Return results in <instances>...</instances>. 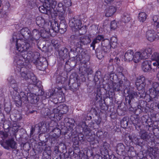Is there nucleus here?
<instances>
[{"instance_id":"f03ea898","label":"nucleus","mask_w":159,"mask_h":159,"mask_svg":"<svg viewBox=\"0 0 159 159\" xmlns=\"http://www.w3.org/2000/svg\"><path fill=\"white\" fill-rule=\"evenodd\" d=\"M145 78L143 75L139 76L136 80L135 84L139 91H142V92H136L133 90H129L127 92L128 94L125 98L126 103L131 105L134 102V98L139 96L140 98L145 97V93L144 88L145 86Z\"/></svg>"},{"instance_id":"4be33fe9","label":"nucleus","mask_w":159,"mask_h":159,"mask_svg":"<svg viewBox=\"0 0 159 159\" xmlns=\"http://www.w3.org/2000/svg\"><path fill=\"white\" fill-rule=\"evenodd\" d=\"M134 52L131 50H128L125 53L124 57L125 60L130 61L133 59Z\"/></svg>"},{"instance_id":"6ab92c4d","label":"nucleus","mask_w":159,"mask_h":159,"mask_svg":"<svg viewBox=\"0 0 159 159\" xmlns=\"http://www.w3.org/2000/svg\"><path fill=\"white\" fill-rule=\"evenodd\" d=\"M141 138L142 139L147 141L148 140H151V136L152 134L148 133L145 130L141 131L140 133Z\"/></svg>"},{"instance_id":"4c0bfd02","label":"nucleus","mask_w":159,"mask_h":159,"mask_svg":"<svg viewBox=\"0 0 159 159\" xmlns=\"http://www.w3.org/2000/svg\"><path fill=\"white\" fill-rule=\"evenodd\" d=\"M130 20V17L129 15L127 13H124L122 17V20L125 23L129 22Z\"/></svg>"},{"instance_id":"69168bd1","label":"nucleus","mask_w":159,"mask_h":159,"mask_svg":"<svg viewBox=\"0 0 159 159\" xmlns=\"http://www.w3.org/2000/svg\"><path fill=\"white\" fill-rule=\"evenodd\" d=\"M35 131V127L32 126L30 130V136L33 135L34 133V132Z\"/></svg>"},{"instance_id":"393cba45","label":"nucleus","mask_w":159,"mask_h":159,"mask_svg":"<svg viewBox=\"0 0 159 159\" xmlns=\"http://www.w3.org/2000/svg\"><path fill=\"white\" fill-rule=\"evenodd\" d=\"M66 21L61 22L59 25V31L61 33H64L66 30Z\"/></svg>"},{"instance_id":"8fccbe9b","label":"nucleus","mask_w":159,"mask_h":159,"mask_svg":"<svg viewBox=\"0 0 159 159\" xmlns=\"http://www.w3.org/2000/svg\"><path fill=\"white\" fill-rule=\"evenodd\" d=\"M62 2L66 9L67 7L70 6L71 5V0H64Z\"/></svg>"},{"instance_id":"9b49d317","label":"nucleus","mask_w":159,"mask_h":159,"mask_svg":"<svg viewBox=\"0 0 159 159\" xmlns=\"http://www.w3.org/2000/svg\"><path fill=\"white\" fill-rule=\"evenodd\" d=\"M51 28L49 30L51 36H53L59 31V25L57 21L53 20L51 22Z\"/></svg>"},{"instance_id":"c9c22d12","label":"nucleus","mask_w":159,"mask_h":159,"mask_svg":"<svg viewBox=\"0 0 159 159\" xmlns=\"http://www.w3.org/2000/svg\"><path fill=\"white\" fill-rule=\"evenodd\" d=\"M66 80V78L62 76L58 75L56 80V83L58 84H64Z\"/></svg>"},{"instance_id":"f3484780","label":"nucleus","mask_w":159,"mask_h":159,"mask_svg":"<svg viewBox=\"0 0 159 159\" xmlns=\"http://www.w3.org/2000/svg\"><path fill=\"white\" fill-rule=\"evenodd\" d=\"M151 63L152 62L147 61L143 62L141 66L142 70L144 72H149L152 68L151 66Z\"/></svg>"},{"instance_id":"2f4dec72","label":"nucleus","mask_w":159,"mask_h":159,"mask_svg":"<svg viewBox=\"0 0 159 159\" xmlns=\"http://www.w3.org/2000/svg\"><path fill=\"white\" fill-rule=\"evenodd\" d=\"M43 30H41L40 32V36L43 38H47L49 37V35L51 34L49 31H46L44 30V28H43Z\"/></svg>"},{"instance_id":"423d86ee","label":"nucleus","mask_w":159,"mask_h":159,"mask_svg":"<svg viewBox=\"0 0 159 159\" xmlns=\"http://www.w3.org/2000/svg\"><path fill=\"white\" fill-rule=\"evenodd\" d=\"M1 145L5 149L9 150L10 148L16 149L17 147L16 146V143L13 138H11L6 140L5 141H0Z\"/></svg>"},{"instance_id":"b1692460","label":"nucleus","mask_w":159,"mask_h":159,"mask_svg":"<svg viewBox=\"0 0 159 159\" xmlns=\"http://www.w3.org/2000/svg\"><path fill=\"white\" fill-rule=\"evenodd\" d=\"M116 11V8L114 6H110L106 10L105 15L107 17H110L113 15Z\"/></svg>"},{"instance_id":"de8ad7c7","label":"nucleus","mask_w":159,"mask_h":159,"mask_svg":"<svg viewBox=\"0 0 159 159\" xmlns=\"http://www.w3.org/2000/svg\"><path fill=\"white\" fill-rule=\"evenodd\" d=\"M83 130L84 132V134L86 135H89L90 133L91 130L90 128L87 125H85V126L83 127Z\"/></svg>"},{"instance_id":"774afa93","label":"nucleus","mask_w":159,"mask_h":159,"mask_svg":"<svg viewBox=\"0 0 159 159\" xmlns=\"http://www.w3.org/2000/svg\"><path fill=\"white\" fill-rule=\"evenodd\" d=\"M153 65L154 66H157V68H159V61H156V62H153Z\"/></svg>"},{"instance_id":"cd10ccee","label":"nucleus","mask_w":159,"mask_h":159,"mask_svg":"<svg viewBox=\"0 0 159 159\" xmlns=\"http://www.w3.org/2000/svg\"><path fill=\"white\" fill-rule=\"evenodd\" d=\"M125 149V146L122 143H120L118 144L116 148V151L118 154H122L124 151Z\"/></svg>"},{"instance_id":"5701e85b","label":"nucleus","mask_w":159,"mask_h":159,"mask_svg":"<svg viewBox=\"0 0 159 159\" xmlns=\"http://www.w3.org/2000/svg\"><path fill=\"white\" fill-rule=\"evenodd\" d=\"M147 152L152 159H155L157 155V152L155 150H154L152 148L150 147L148 149Z\"/></svg>"},{"instance_id":"f257e3e1","label":"nucleus","mask_w":159,"mask_h":159,"mask_svg":"<svg viewBox=\"0 0 159 159\" xmlns=\"http://www.w3.org/2000/svg\"><path fill=\"white\" fill-rule=\"evenodd\" d=\"M20 75L21 77L26 81H28L30 84L28 85V88L30 90L32 87L34 89L39 90V93H37L36 92L35 93H27V102H30L31 104H36L38 102L39 100V97L38 96L43 95L44 93L36 85L37 82V79L36 77L34 75L32 71V70L30 68H28L26 67H22L20 69Z\"/></svg>"},{"instance_id":"0e129e2a","label":"nucleus","mask_w":159,"mask_h":159,"mask_svg":"<svg viewBox=\"0 0 159 159\" xmlns=\"http://www.w3.org/2000/svg\"><path fill=\"white\" fill-rule=\"evenodd\" d=\"M101 121V119L100 118L98 117L97 119H96L95 120V123H94L97 124V125H100Z\"/></svg>"},{"instance_id":"c03bdc74","label":"nucleus","mask_w":159,"mask_h":159,"mask_svg":"<svg viewBox=\"0 0 159 159\" xmlns=\"http://www.w3.org/2000/svg\"><path fill=\"white\" fill-rule=\"evenodd\" d=\"M47 116H48V117L52 120H54L55 119H56L57 120L58 119H60V118H58V116H56L55 114L53 112L50 114H48Z\"/></svg>"},{"instance_id":"4d7b16f0","label":"nucleus","mask_w":159,"mask_h":159,"mask_svg":"<svg viewBox=\"0 0 159 159\" xmlns=\"http://www.w3.org/2000/svg\"><path fill=\"white\" fill-rule=\"evenodd\" d=\"M99 43L98 40H96V38H95L93 41L92 42V43L91 44V46L93 47V50L95 49V45L96 43Z\"/></svg>"},{"instance_id":"ddd939ff","label":"nucleus","mask_w":159,"mask_h":159,"mask_svg":"<svg viewBox=\"0 0 159 159\" xmlns=\"http://www.w3.org/2000/svg\"><path fill=\"white\" fill-rule=\"evenodd\" d=\"M57 1L56 0H47L45 4L46 7L50 8L51 9H53V14L54 15L57 13L55 10V8L57 6Z\"/></svg>"},{"instance_id":"6e6552de","label":"nucleus","mask_w":159,"mask_h":159,"mask_svg":"<svg viewBox=\"0 0 159 159\" xmlns=\"http://www.w3.org/2000/svg\"><path fill=\"white\" fill-rule=\"evenodd\" d=\"M69 25L71 28L77 30L80 29L82 27V23L80 20L74 17L70 19Z\"/></svg>"},{"instance_id":"7c9ffc66","label":"nucleus","mask_w":159,"mask_h":159,"mask_svg":"<svg viewBox=\"0 0 159 159\" xmlns=\"http://www.w3.org/2000/svg\"><path fill=\"white\" fill-rule=\"evenodd\" d=\"M12 98L14 99L15 103L16 104V106L17 107H19L22 104V101L21 99H20L19 97V95L18 96H16L15 97H12Z\"/></svg>"},{"instance_id":"72a5a7b5","label":"nucleus","mask_w":159,"mask_h":159,"mask_svg":"<svg viewBox=\"0 0 159 159\" xmlns=\"http://www.w3.org/2000/svg\"><path fill=\"white\" fill-rule=\"evenodd\" d=\"M59 109L61 113L65 114L68 111V109L67 107L65 104L60 105L59 106Z\"/></svg>"},{"instance_id":"1a4fd4ad","label":"nucleus","mask_w":159,"mask_h":159,"mask_svg":"<svg viewBox=\"0 0 159 159\" xmlns=\"http://www.w3.org/2000/svg\"><path fill=\"white\" fill-rule=\"evenodd\" d=\"M78 42L76 44L78 48H80L84 45L89 43L91 42L90 38L87 36H82L79 38Z\"/></svg>"},{"instance_id":"a878e982","label":"nucleus","mask_w":159,"mask_h":159,"mask_svg":"<svg viewBox=\"0 0 159 159\" xmlns=\"http://www.w3.org/2000/svg\"><path fill=\"white\" fill-rule=\"evenodd\" d=\"M11 86L13 88V90L11 91V93L12 97H15L18 96L19 93L18 92V87L17 84H14L11 85Z\"/></svg>"},{"instance_id":"bf43d9fd","label":"nucleus","mask_w":159,"mask_h":159,"mask_svg":"<svg viewBox=\"0 0 159 159\" xmlns=\"http://www.w3.org/2000/svg\"><path fill=\"white\" fill-rule=\"evenodd\" d=\"M43 43H44V42L42 41H39L38 42L37 45L39 49L43 48H44V44Z\"/></svg>"},{"instance_id":"79ce46f5","label":"nucleus","mask_w":159,"mask_h":159,"mask_svg":"<svg viewBox=\"0 0 159 159\" xmlns=\"http://www.w3.org/2000/svg\"><path fill=\"white\" fill-rule=\"evenodd\" d=\"M65 11L59 12V18L61 20V22L65 21V17L66 16Z\"/></svg>"},{"instance_id":"4468645a","label":"nucleus","mask_w":159,"mask_h":159,"mask_svg":"<svg viewBox=\"0 0 159 159\" xmlns=\"http://www.w3.org/2000/svg\"><path fill=\"white\" fill-rule=\"evenodd\" d=\"M153 49L150 47H147L141 50V52L144 59H148L153 52Z\"/></svg>"},{"instance_id":"6e6d98bb","label":"nucleus","mask_w":159,"mask_h":159,"mask_svg":"<svg viewBox=\"0 0 159 159\" xmlns=\"http://www.w3.org/2000/svg\"><path fill=\"white\" fill-rule=\"evenodd\" d=\"M51 43L52 46L55 48H56L59 45L58 42L57 40H52L51 41Z\"/></svg>"},{"instance_id":"603ef678","label":"nucleus","mask_w":159,"mask_h":159,"mask_svg":"<svg viewBox=\"0 0 159 159\" xmlns=\"http://www.w3.org/2000/svg\"><path fill=\"white\" fill-rule=\"evenodd\" d=\"M116 23L115 20L112 21L110 24V27L111 29L115 30L117 27Z\"/></svg>"},{"instance_id":"37998d69","label":"nucleus","mask_w":159,"mask_h":159,"mask_svg":"<svg viewBox=\"0 0 159 159\" xmlns=\"http://www.w3.org/2000/svg\"><path fill=\"white\" fill-rule=\"evenodd\" d=\"M152 20L154 22V25L157 28L159 27V20L157 16H154L152 18Z\"/></svg>"},{"instance_id":"aec40b11","label":"nucleus","mask_w":159,"mask_h":159,"mask_svg":"<svg viewBox=\"0 0 159 159\" xmlns=\"http://www.w3.org/2000/svg\"><path fill=\"white\" fill-rule=\"evenodd\" d=\"M133 61L135 63H137L140 60L142 59H144L141 52H136L134 55H133Z\"/></svg>"},{"instance_id":"5fc2aeb1","label":"nucleus","mask_w":159,"mask_h":159,"mask_svg":"<svg viewBox=\"0 0 159 159\" xmlns=\"http://www.w3.org/2000/svg\"><path fill=\"white\" fill-rule=\"evenodd\" d=\"M139 139L136 137H133V139H132V141L136 145H140L141 143L139 141Z\"/></svg>"},{"instance_id":"2eb2a0df","label":"nucleus","mask_w":159,"mask_h":159,"mask_svg":"<svg viewBox=\"0 0 159 159\" xmlns=\"http://www.w3.org/2000/svg\"><path fill=\"white\" fill-rule=\"evenodd\" d=\"M43 60L45 62H46L45 59L41 57L39 58L38 56L37 58L34 60L32 62L37 67L38 69L40 70H42V68L43 67V65L44 62L43 61Z\"/></svg>"},{"instance_id":"a211bd4d","label":"nucleus","mask_w":159,"mask_h":159,"mask_svg":"<svg viewBox=\"0 0 159 159\" xmlns=\"http://www.w3.org/2000/svg\"><path fill=\"white\" fill-rule=\"evenodd\" d=\"M39 10L41 13L45 14H52L53 13V10L51 9L50 8L46 7L44 3L43 6H41L39 7Z\"/></svg>"},{"instance_id":"338daca9","label":"nucleus","mask_w":159,"mask_h":159,"mask_svg":"<svg viewBox=\"0 0 159 159\" xmlns=\"http://www.w3.org/2000/svg\"><path fill=\"white\" fill-rule=\"evenodd\" d=\"M125 80H120L119 81V84H120V86H122V85L124 86H125Z\"/></svg>"},{"instance_id":"a18cd8bd","label":"nucleus","mask_w":159,"mask_h":159,"mask_svg":"<svg viewBox=\"0 0 159 159\" xmlns=\"http://www.w3.org/2000/svg\"><path fill=\"white\" fill-rule=\"evenodd\" d=\"M81 56H79V60L81 61V63L82 65L83 64V66L82 67H85L87 66L86 63L89 61V58H88L87 60H84V58H83L82 60L80 59Z\"/></svg>"},{"instance_id":"58836bf2","label":"nucleus","mask_w":159,"mask_h":159,"mask_svg":"<svg viewBox=\"0 0 159 159\" xmlns=\"http://www.w3.org/2000/svg\"><path fill=\"white\" fill-rule=\"evenodd\" d=\"M111 47L114 48H115L117 45V38L115 37H112L111 39Z\"/></svg>"},{"instance_id":"412c9836","label":"nucleus","mask_w":159,"mask_h":159,"mask_svg":"<svg viewBox=\"0 0 159 159\" xmlns=\"http://www.w3.org/2000/svg\"><path fill=\"white\" fill-rule=\"evenodd\" d=\"M30 30L27 28H22L20 30V33L24 38L29 40L30 34Z\"/></svg>"},{"instance_id":"09e8293b","label":"nucleus","mask_w":159,"mask_h":159,"mask_svg":"<svg viewBox=\"0 0 159 159\" xmlns=\"http://www.w3.org/2000/svg\"><path fill=\"white\" fill-rule=\"evenodd\" d=\"M10 124V121H7L4 122L3 124V128L5 130L7 131L10 127L9 124Z\"/></svg>"},{"instance_id":"680f3d73","label":"nucleus","mask_w":159,"mask_h":159,"mask_svg":"<svg viewBox=\"0 0 159 159\" xmlns=\"http://www.w3.org/2000/svg\"><path fill=\"white\" fill-rule=\"evenodd\" d=\"M96 39L97 40H98L99 42L100 41H102L104 40V37L102 35H98L96 37Z\"/></svg>"},{"instance_id":"f8f14e48","label":"nucleus","mask_w":159,"mask_h":159,"mask_svg":"<svg viewBox=\"0 0 159 159\" xmlns=\"http://www.w3.org/2000/svg\"><path fill=\"white\" fill-rule=\"evenodd\" d=\"M40 37V33L38 29H34L32 30V33H30L29 40H30L31 41L34 42V41H36L38 40Z\"/></svg>"},{"instance_id":"bb28decb","label":"nucleus","mask_w":159,"mask_h":159,"mask_svg":"<svg viewBox=\"0 0 159 159\" xmlns=\"http://www.w3.org/2000/svg\"><path fill=\"white\" fill-rule=\"evenodd\" d=\"M68 49L66 48H62L59 51L58 53L60 56L62 58H64L67 56Z\"/></svg>"},{"instance_id":"7ed1b4c3","label":"nucleus","mask_w":159,"mask_h":159,"mask_svg":"<svg viewBox=\"0 0 159 159\" xmlns=\"http://www.w3.org/2000/svg\"><path fill=\"white\" fill-rule=\"evenodd\" d=\"M111 46L110 42L108 39H105L102 41L101 48H98L95 50L97 57L98 58L103 57L105 54L109 52Z\"/></svg>"},{"instance_id":"39448f33","label":"nucleus","mask_w":159,"mask_h":159,"mask_svg":"<svg viewBox=\"0 0 159 159\" xmlns=\"http://www.w3.org/2000/svg\"><path fill=\"white\" fill-rule=\"evenodd\" d=\"M21 55L23 58L26 61L32 62L34 60L37 58L38 56V53L35 52L33 48L31 50H30L26 51H24L21 53Z\"/></svg>"},{"instance_id":"49530a36","label":"nucleus","mask_w":159,"mask_h":159,"mask_svg":"<svg viewBox=\"0 0 159 159\" xmlns=\"http://www.w3.org/2000/svg\"><path fill=\"white\" fill-rule=\"evenodd\" d=\"M52 131L57 136H59L61 134V130L58 128H56L53 129Z\"/></svg>"},{"instance_id":"e2e57ef3","label":"nucleus","mask_w":159,"mask_h":159,"mask_svg":"<svg viewBox=\"0 0 159 159\" xmlns=\"http://www.w3.org/2000/svg\"><path fill=\"white\" fill-rule=\"evenodd\" d=\"M8 80L10 83L11 85L14 84H17L16 83V81L13 79H12L11 78H8Z\"/></svg>"},{"instance_id":"3c124183","label":"nucleus","mask_w":159,"mask_h":159,"mask_svg":"<svg viewBox=\"0 0 159 159\" xmlns=\"http://www.w3.org/2000/svg\"><path fill=\"white\" fill-rule=\"evenodd\" d=\"M50 123L49 122H46L45 123H43V125H42V128L44 129L45 128V131L47 132L48 130H50V129L49 127L50 126Z\"/></svg>"},{"instance_id":"dca6fc26","label":"nucleus","mask_w":159,"mask_h":159,"mask_svg":"<svg viewBox=\"0 0 159 159\" xmlns=\"http://www.w3.org/2000/svg\"><path fill=\"white\" fill-rule=\"evenodd\" d=\"M36 23L39 27L42 28H45L48 25L44 19L41 16H38L36 19Z\"/></svg>"},{"instance_id":"ea45409f","label":"nucleus","mask_w":159,"mask_h":159,"mask_svg":"<svg viewBox=\"0 0 159 159\" xmlns=\"http://www.w3.org/2000/svg\"><path fill=\"white\" fill-rule=\"evenodd\" d=\"M151 60L156 61H159V53L157 52H154L152 55L151 57Z\"/></svg>"},{"instance_id":"864d4df0","label":"nucleus","mask_w":159,"mask_h":159,"mask_svg":"<svg viewBox=\"0 0 159 159\" xmlns=\"http://www.w3.org/2000/svg\"><path fill=\"white\" fill-rule=\"evenodd\" d=\"M123 69L121 67H117V74L119 76H121L123 77Z\"/></svg>"},{"instance_id":"f704fd0d","label":"nucleus","mask_w":159,"mask_h":159,"mask_svg":"<svg viewBox=\"0 0 159 159\" xmlns=\"http://www.w3.org/2000/svg\"><path fill=\"white\" fill-rule=\"evenodd\" d=\"M146 104V102L145 101L143 100H139V101L137 105L138 108L142 111L144 109V106Z\"/></svg>"},{"instance_id":"e433bc0d","label":"nucleus","mask_w":159,"mask_h":159,"mask_svg":"<svg viewBox=\"0 0 159 159\" xmlns=\"http://www.w3.org/2000/svg\"><path fill=\"white\" fill-rule=\"evenodd\" d=\"M19 97L23 102H27V94L26 95L25 93L23 92H21L20 94H19Z\"/></svg>"},{"instance_id":"9d476101","label":"nucleus","mask_w":159,"mask_h":159,"mask_svg":"<svg viewBox=\"0 0 159 159\" xmlns=\"http://www.w3.org/2000/svg\"><path fill=\"white\" fill-rule=\"evenodd\" d=\"M146 37L148 40L151 42L157 40L159 38L157 34L153 30H148L147 32Z\"/></svg>"},{"instance_id":"473e14b6","label":"nucleus","mask_w":159,"mask_h":159,"mask_svg":"<svg viewBox=\"0 0 159 159\" xmlns=\"http://www.w3.org/2000/svg\"><path fill=\"white\" fill-rule=\"evenodd\" d=\"M147 16L145 13L141 12L139 15V20L140 22H143L146 19Z\"/></svg>"},{"instance_id":"13d9d810","label":"nucleus","mask_w":159,"mask_h":159,"mask_svg":"<svg viewBox=\"0 0 159 159\" xmlns=\"http://www.w3.org/2000/svg\"><path fill=\"white\" fill-rule=\"evenodd\" d=\"M60 109H59V106L57 108H54L53 110V112L55 113L56 116H59V113H61Z\"/></svg>"},{"instance_id":"0eeeda50","label":"nucleus","mask_w":159,"mask_h":159,"mask_svg":"<svg viewBox=\"0 0 159 159\" xmlns=\"http://www.w3.org/2000/svg\"><path fill=\"white\" fill-rule=\"evenodd\" d=\"M150 96L152 98H155L159 95V84L157 82L151 83V87L149 89Z\"/></svg>"},{"instance_id":"c756f323","label":"nucleus","mask_w":159,"mask_h":159,"mask_svg":"<svg viewBox=\"0 0 159 159\" xmlns=\"http://www.w3.org/2000/svg\"><path fill=\"white\" fill-rule=\"evenodd\" d=\"M66 9L63 2H60L58 3L56 10H57V11L60 12L65 11Z\"/></svg>"},{"instance_id":"052dcab7","label":"nucleus","mask_w":159,"mask_h":159,"mask_svg":"<svg viewBox=\"0 0 159 159\" xmlns=\"http://www.w3.org/2000/svg\"><path fill=\"white\" fill-rule=\"evenodd\" d=\"M0 134L1 135L3 136V137L4 139L8 137V134L7 133V131L4 132L3 131H0Z\"/></svg>"},{"instance_id":"c85d7f7f","label":"nucleus","mask_w":159,"mask_h":159,"mask_svg":"<svg viewBox=\"0 0 159 159\" xmlns=\"http://www.w3.org/2000/svg\"><path fill=\"white\" fill-rule=\"evenodd\" d=\"M80 70L84 74L87 73L88 75L91 74L93 72L92 70L90 68H88L87 67H81L80 68Z\"/></svg>"},{"instance_id":"a19ab883","label":"nucleus","mask_w":159,"mask_h":159,"mask_svg":"<svg viewBox=\"0 0 159 159\" xmlns=\"http://www.w3.org/2000/svg\"><path fill=\"white\" fill-rule=\"evenodd\" d=\"M70 89L72 91H75L78 89V84L76 82L73 83L69 86Z\"/></svg>"},{"instance_id":"20e7f679","label":"nucleus","mask_w":159,"mask_h":159,"mask_svg":"<svg viewBox=\"0 0 159 159\" xmlns=\"http://www.w3.org/2000/svg\"><path fill=\"white\" fill-rule=\"evenodd\" d=\"M33 42L30 40L18 39L16 40V49L19 52H22L33 48Z\"/></svg>"}]
</instances>
